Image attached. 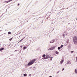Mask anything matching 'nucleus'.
Returning a JSON list of instances; mask_svg holds the SVG:
<instances>
[{"label": "nucleus", "mask_w": 77, "mask_h": 77, "mask_svg": "<svg viewBox=\"0 0 77 77\" xmlns=\"http://www.w3.org/2000/svg\"><path fill=\"white\" fill-rule=\"evenodd\" d=\"M53 59V57H51V59H50V60H51H51H52V59Z\"/></svg>", "instance_id": "25"}, {"label": "nucleus", "mask_w": 77, "mask_h": 77, "mask_svg": "<svg viewBox=\"0 0 77 77\" xmlns=\"http://www.w3.org/2000/svg\"><path fill=\"white\" fill-rule=\"evenodd\" d=\"M27 49V46H24L23 48V50H26Z\"/></svg>", "instance_id": "11"}, {"label": "nucleus", "mask_w": 77, "mask_h": 77, "mask_svg": "<svg viewBox=\"0 0 77 77\" xmlns=\"http://www.w3.org/2000/svg\"><path fill=\"white\" fill-rule=\"evenodd\" d=\"M49 20L51 21H52V23H54L56 22V20H55L53 19H52V17H50V16H49Z\"/></svg>", "instance_id": "3"}, {"label": "nucleus", "mask_w": 77, "mask_h": 77, "mask_svg": "<svg viewBox=\"0 0 77 77\" xmlns=\"http://www.w3.org/2000/svg\"><path fill=\"white\" fill-rule=\"evenodd\" d=\"M2 50L1 48L0 49V51H2Z\"/></svg>", "instance_id": "38"}, {"label": "nucleus", "mask_w": 77, "mask_h": 77, "mask_svg": "<svg viewBox=\"0 0 77 77\" xmlns=\"http://www.w3.org/2000/svg\"><path fill=\"white\" fill-rule=\"evenodd\" d=\"M42 18V17H40L39 18Z\"/></svg>", "instance_id": "35"}, {"label": "nucleus", "mask_w": 77, "mask_h": 77, "mask_svg": "<svg viewBox=\"0 0 77 77\" xmlns=\"http://www.w3.org/2000/svg\"><path fill=\"white\" fill-rule=\"evenodd\" d=\"M56 47V46H54L53 47H52L48 49V50L51 51V50H53Z\"/></svg>", "instance_id": "4"}, {"label": "nucleus", "mask_w": 77, "mask_h": 77, "mask_svg": "<svg viewBox=\"0 0 77 77\" xmlns=\"http://www.w3.org/2000/svg\"><path fill=\"white\" fill-rule=\"evenodd\" d=\"M49 77H52V76H49Z\"/></svg>", "instance_id": "41"}, {"label": "nucleus", "mask_w": 77, "mask_h": 77, "mask_svg": "<svg viewBox=\"0 0 77 77\" xmlns=\"http://www.w3.org/2000/svg\"><path fill=\"white\" fill-rule=\"evenodd\" d=\"M55 53L57 54H58L59 52L57 51H56L55 52Z\"/></svg>", "instance_id": "14"}, {"label": "nucleus", "mask_w": 77, "mask_h": 77, "mask_svg": "<svg viewBox=\"0 0 77 77\" xmlns=\"http://www.w3.org/2000/svg\"><path fill=\"white\" fill-rule=\"evenodd\" d=\"M50 16H51V15H50L48 16V17H47L46 19V20H48V19H49V18H50Z\"/></svg>", "instance_id": "13"}, {"label": "nucleus", "mask_w": 77, "mask_h": 77, "mask_svg": "<svg viewBox=\"0 0 77 77\" xmlns=\"http://www.w3.org/2000/svg\"><path fill=\"white\" fill-rule=\"evenodd\" d=\"M73 42L75 45L77 44V37L76 36L74 37L73 38Z\"/></svg>", "instance_id": "2"}, {"label": "nucleus", "mask_w": 77, "mask_h": 77, "mask_svg": "<svg viewBox=\"0 0 77 77\" xmlns=\"http://www.w3.org/2000/svg\"><path fill=\"white\" fill-rule=\"evenodd\" d=\"M71 53H74V51H71Z\"/></svg>", "instance_id": "31"}, {"label": "nucleus", "mask_w": 77, "mask_h": 77, "mask_svg": "<svg viewBox=\"0 0 77 77\" xmlns=\"http://www.w3.org/2000/svg\"><path fill=\"white\" fill-rule=\"evenodd\" d=\"M60 71H58L57 72V74H58V73H59V72H60Z\"/></svg>", "instance_id": "34"}, {"label": "nucleus", "mask_w": 77, "mask_h": 77, "mask_svg": "<svg viewBox=\"0 0 77 77\" xmlns=\"http://www.w3.org/2000/svg\"><path fill=\"white\" fill-rule=\"evenodd\" d=\"M41 23L42 24V23H43V20H42V21H41Z\"/></svg>", "instance_id": "28"}, {"label": "nucleus", "mask_w": 77, "mask_h": 77, "mask_svg": "<svg viewBox=\"0 0 77 77\" xmlns=\"http://www.w3.org/2000/svg\"><path fill=\"white\" fill-rule=\"evenodd\" d=\"M21 50H20V52H19L20 53H21Z\"/></svg>", "instance_id": "30"}, {"label": "nucleus", "mask_w": 77, "mask_h": 77, "mask_svg": "<svg viewBox=\"0 0 77 77\" xmlns=\"http://www.w3.org/2000/svg\"><path fill=\"white\" fill-rule=\"evenodd\" d=\"M20 47L21 48H23V46H20Z\"/></svg>", "instance_id": "36"}, {"label": "nucleus", "mask_w": 77, "mask_h": 77, "mask_svg": "<svg viewBox=\"0 0 77 77\" xmlns=\"http://www.w3.org/2000/svg\"><path fill=\"white\" fill-rule=\"evenodd\" d=\"M38 19H37V20H38Z\"/></svg>", "instance_id": "48"}, {"label": "nucleus", "mask_w": 77, "mask_h": 77, "mask_svg": "<svg viewBox=\"0 0 77 77\" xmlns=\"http://www.w3.org/2000/svg\"><path fill=\"white\" fill-rule=\"evenodd\" d=\"M63 60H62L61 61H60V64H62V63H63Z\"/></svg>", "instance_id": "9"}, {"label": "nucleus", "mask_w": 77, "mask_h": 77, "mask_svg": "<svg viewBox=\"0 0 77 77\" xmlns=\"http://www.w3.org/2000/svg\"><path fill=\"white\" fill-rule=\"evenodd\" d=\"M67 35V34L66 33L65 34L64 33L63 34V38H65V35Z\"/></svg>", "instance_id": "7"}, {"label": "nucleus", "mask_w": 77, "mask_h": 77, "mask_svg": "<svg viewBox=\"0 0 77 77\" xmlns=\"http://www.w3.org/2000/svg\"><path fill=\"white\" fill-rule=\"evenodd\" d=\"M5 33H4V34H3L4 35H5Z\"/></svg>", "instance_id": "46"}, {"label": "nucleus", "mask_w": 77, "mask_h": 77, "mask_svg": "<svg viewBox=\"0 0 77 77\" xmlns=\"http://www.w3.org/2000/svg\"><path fill=\"white\" fill-rule=\"evenodd\" d=\"M31 75H32V74H30L29 75V76H30Z\"/></svg>", "instance_id": "32"}, {"label": "nucleus", "mask_w": 77, "mask_h": 77, "mask_svg": "<svg viewBox=\"0 0 77 77\" xmlns=\"http://www.w3.org/2000/svg\"><path fill=\"white\" fill-rule=\"evenodd\" d=\"M76 20H77V18H76Z\"/></svg>", "instance_id": "45"}, {"label": "nucleus", "mask_w": 77, "mask_h": 77, "mask_svg": "<svg viewBox=\"0 0 77 77\" xmlns=\"http://www.w3.org/2000/svg\"><path fill=\"white\" fill-rule=\"evenodd\" d=\"M27 74H23V75H24V76H27Z\"/></svg>", "instance_id": "20"}, {"label": "nucleus", "mask_w": 77, "mask_h": 77, "mask_svg": "<svg viewBox=\"0 0 77 77\" xmlns=\"http://www.w3.org/2000/svg\"><path fill=\"white\" fill-rule=\"evenodd\" d=\"M2 31V30H0V32Z\"/></svg>", "instance_id": "43"}, {"label": "nucleus", "mask_w": 77, "mask_h": 77, "mask_svg": "<svg viewBox=\"0 0 77 77\" xmlns=\"http://www.w3.org/2000/svg\"><path fill=\"white\" fill-rule=\"evenodd\" d=\"M1 49L2 50H3L4 49V48H1Z\"/></svg>", "instance_id": "19"}, {"label": "nucleus", "mask_w": 77, "mask_h": 77, "mask_svg": "<svg viewBox=\"0 0 77 77\" xmlns=\"http://www.w3.org/2000/svg\"><path fill=\"white\" fill-rule=\"evenodd\" d=\"M45 54H43L42 56V57H45Z\"/></svg>", "instance_id": "15"}, {"label": "nucleus", "mask_w": 77, "mask_h": 77, "mask_svg": "<svg viewBox=\"0 0 77 77\" xmlns=\"http://www.w3.org/2000/svg\"><path fill=\"white\" fill-rule=\"evenodd\" d=\"M68 48H69V49H70V48H71V46L70 45H69L68 46Z\"/></svg>", "instance_id": "16"}, {"label": "nucleus", "mask_w": 77, "mask_h": 77, "mask_svg": "<svg viewBox=\"0 0 77 77\" xmlns=\"http://www.w3.org/2000/svg\"><path fill=\"white\" fill-rule=\"evenodd\" d=\"M8 34H9V35H11V32H8Z\"/></svg>", "instance_id": "18"}, {"label": "nucleus", "mask_w": 77, "mask_h": 77, "mask_svg": "<svg viewBox=\"0 0 77 77\" xmlns=\"http://www.w3.org/2000/svg\"><path fill=\"white\" fill-rule=\"evenodd\" d=\"M13 38H10V39H9V41H11V40H12V39Z\"/></svg>", "instance_id": "23"}, {"label": "nucleus", "mask_w": 77, "mask_h": 77, "mask_svg": "<svg viewBox=\"0 0 77 77\" xmlns=\"http://www.w3.org/2000/svg\"><path fill=\"white\" fill-rule=\"evenodd\" d=\"M36 59H34L33 60H31L27 64L28 66H30V65H32L35 61H36Z\"/></svg>", "instance_id": "1"}, {"label": "nucleus", "mask_w": 77, "mask_h": 77, "mask_svg": "<svg viewBox=\"0 0 77 77\" xmlns=\"http://www.w3.org/2000/svg\"><path fill=\"white\" fill-rule=\"evenodd\" d=\"M60 47H58V50H60Z\"/></svg>", "instance_id": "22"}, {"label": "nucleus", "mask_w": 77, "mask_h": 77, "mask_svg": "<svg viewBox=\"0 0 77 77\" xmlns=\"http://www.w3.org/2000/svg\"><path fill=\"white\" fill-rule=\"evenodd\" d=\"M23 39H22L19 42H21V41H23Z\"/></svg>", "instance_id": "26"}, {"label": "nucleus", "mask_w": 77, "mask_h": 77, "mask_svg": "<svg viewBox=\"0 0 77 77\" xmlns=\"http://www.w3.org/2000/svg\"><path fill=\"white\" fill-rule=\"evenodd\" d=\"M54 41H55V39H53L52 40V41H51L50 42V43L51 44L52 43H54Z\"/></svg>", "instance_id": "8"}, {"label": "nucleus", "mask_w": 77, "mask_h": 77, "mask_svg": "<svg viewBox=\"0 0 77 77\" xmlns=\"http://www.w3.org/2000/svg\"><path fill=\"white\" fill-rule=\"evenodd\" d=\"M64 33H66V31H64Z\"/></svg>", "instance_id": "40"}, {"label": "nucleus", "mask_w": 77, "mask_h": 77, "mask_svg": "<svg viewBox=\"0 0 77 77\" xmlns=\"http://www.w3.org/2000/svg\"><path fill=\"white\" fill-rule=\"evenodd\" d=\"M68 8H67V9H68Z\"/></svg>", "instance_id": "47"}, {"label": "nucleus", "mask_w": 77, "mask_h": 77, "mask_svg": "<svg viewBox=\"0 0 77 77\" xmlns=\"http://www.w3.org/2000/svg\"><path fill=\"white\" fill-rule=\"evenodd\" d=\"M64 70V68H63L62 69V71H63Z\"/></svg>", "instance_id": "37"}, {"label": "nucleus", "mask_w": 77, "mask_h": 77, "mask_svg": "<svg viewBox=\"0 0 77 77\" xmlns=\"http://www.w3.org/2000/svg\"><path fill=\"white\" fill-rule=\"evenodd\" d=\"M17 51L18 50H15V51Z\"/></svg>", "instance_id": "39"}, {"label": "nucleus", "mask_w": 77, "mask_h": 77, "mask_svg": "<svg viewBox=\"0 0 77 77\" xmlns=\"http://www.w3.org/2000/svg\"><path fill=\"white\" fill-rule=\"evenodd\" d=\"M46 57V59H48V58H50V55H47V56L46 57Z\"/></svg>", "instance_id": "6"}, {"label": "nucleus", "mask_w": 77, "mask_h": 77, "mask_svg": "<svg viewBox=\"0 0 77 77\" xmlns=\"http://www.w3.org/2000/svg\"><path fill=\"white\" fill-rule=\"evenodd\" d=\"M42 59H44H44H47V58H46V57H44V58H43Z\"/></svg>", "instance_id": "17"}, {"label": "nucleus", "mask_w": 77, "mask_h": 77, "mask_svg": "<svg viewBox=\"0 0 77 77\" xmlns=\"http://www.w3.org/2000/svg\"><path fill=\"white\" fill-rule=\"evenodd\" d=\"M71 62L69 61H67V62L66 63V64H71Z\"/></svg>", "instance_id": "10"}, {"label": "nucleus", "mask_w": 77, "mask_h": 77, "mask_svg": "<svg viewBox=\"0 0 77 77\" xmlns=\"http://www.w3.org/2000/svg\"><path fill=\"white\" fill-rule=\"evenodd\" d=\"M33 39L28 41V42H29V44H30V43L32 42H33Z\"/></svg>", "instance_id": "5"}, {"label": "nucleus", "mask_w": 77, "mask_h": 77, "mask_svg": "<svg viewBox=\"0 0 77 77\" xmlns=\"http://www.w3.org/2000/svg\"><path fill=\"white\" fill-rule=\"evenodd\" d=\"M75 58H76L75 62L77 63V57H76Z\"/></svg>", "instance_id": "24"}, {"label": "nucleus", "mask_w": 77, "mask_h": 77, "mask_svg": "<svg viewBox=\"0 0 77 77\" xmlns=\"http://www.w3.org/2000/svg\"><path fill=\"white\" fill-rule=\"evenodd\" d=\"M17 6H20V3H18L17 5Z\"/></svg>", "instance_id": "29"}, {"label": "nucleus", "mask_w": 77, "mask_h": 77, "mask_svg": "<svg viewBox=\"0 0 77 77\" xmlns=\"http://www.w3.org/2000/svg\"><path fill=\"white\" fill-rule=\"evenodd\" d=\"M5 2V3H8V2H6V1Z\"/></svg>", "instance_id": "33"}, {"label": "nucleus", "mask_w": 77, "mask_h": 77, "mask_svg": "<svg viewBox=\"0 0 77 77\" xmlns=\"http://www.w3.org/2000/svg\"><path fill=\"white\" fill-rule=\"evenodd\" d=\"M54 28L53 29V30H54Z\"/></svg>", "instance_id": "44"}, {"label": "nucleus", "mask_w": 77, "mask_h": 77, "mask_svg": "<svg viewBox=\"0 0 77 77\" xmlns=\"http://www.w3.org/2000/svg\"><path fill=\"white\" fill-rule=\"evenodd\" d=\"M50 29H51V27H50Z\"/></svg>", "instance_id": "42"}, {"label": "nucleus", "mask_w": 77, "mask_h": 77, "mask_svg": "<svg viewBox=\"0 0 77 77\" xmlns=\"http://www.w3.org/2000/svg\"><path fill=\"white\" fill-rule=\"evenodd\" d=\"M33 70L34 71H35V67H34V69H33Z\"/></svg>", "instance_id": "27"}, {"label": "nucleus", "mask_w": 77, "mask_h": 77, "mask_svg": "<svg viewBox=\"0 0 77 77\" xmlns=\"http://www.w3.org/2000/svg\"><path fill=\"white\" fill-rule=\"evenodd\" d=\"M69 39H68L67 40V41L66 42V43H67V44H69Z\"/></svg>", "instance_id": "12"}, {"label": "nucleus", "mask_w": 77, "mask_h": 77, "mask_svg": "<svg viewBox=\"0 0 77 77\" xmlns=\"http://www.w3.org/2000/svg\"><path fill=\"white\" fill-rule=\"evenodd\" d=\"M63 45H61V46H60V48H62V47H63Z\"/></svg>", "instance_id": "21"}]
</instances>
